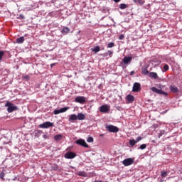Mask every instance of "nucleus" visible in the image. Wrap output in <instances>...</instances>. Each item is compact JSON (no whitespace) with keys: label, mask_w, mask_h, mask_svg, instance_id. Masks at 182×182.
Returning <instances> with one entry per match:
<instances>
[{"label":"nucleus","mask_w":182,"mask_h":182,"mask_svg":"<svg viewBox=\"0 0 182 182\" xmlns=\"http://www.w3.org/2000/svg\"><path fill=\"white\" fill-rule=\"evenodd\" d=\"M5 107H7L8 113H12V112H16V110H18V107L9 102L5 104Z\"/></svg>","instance_id":"1"},{"label":"nucleus","mask_w":182,"mask_h":182,"mask_svg":"<svg viewBox=\"0 0 182 182\" xmlns=\"http://www.w3.org/2000/svg\"><path fill=\"white\" fill-rule=\"evenodd\" d=\"M53 122H46L43 124H39L38 127H40V129H49V127H53Z\"/></svg>","instance_id":"2"},{"label":"nucleus","mask_w":182,"mask_h":182,"mask_svg":"<svg viewBox=\"0 0 182 182\" xmlns=\"http://www.w3.org/2000/svg\"><path fill=\"white\" fill-rule=\"evenodd\" d=\"M106 129L109 133H117L119 132V127L113 125H108Z\"/></svg>","instance_id":"3"},{"label":"nucleus","mask_w":182,"mask_h":182,"mask_svg":"<svg viewBox=\"0 0 182 182\" xmlns=\"http://www.w3.org/2000/svg\"><path fill=\"white\" fill-rule=\"evenodd\" d=\"M151 90H152V92H154V93H157V95H163L164 96H167V92L161 90H159L156 87H152L151 88Z\"/></svg>","instance_id":"4"},{"label":"nucleus","mask_w":182,"mask_h":182,"mask_svg":"<svg viewBox=\"0 0 182 182\" xmlns=\"http://www.w3.org/2000/svg\"><path fill=\"white\" fill-rule=\"evenodd\" d=\"M76 144L85 147V149H89V145L86 143V141L84 139H78L75 141Z\"/></svg>","instance_id":"5"},{"label":"nucleus","mask_w":182,"mask_h":182,"mask_svg":"<svg viewBox=\"0 0 182 182\" xmlns=\"http://www.w3.org/2000/svg\"><path fill=\"white\" fill-rule=\"evenodd\" d=\"M109 111H110V107L107 105H102L100 107V112H101V113H109Z\"/></svg>","instance_id":"6"},{"label":"nucleus","mask_w":182,"mask_h":182,"mask_svg":"<svg viewBox=\"0 0 182 182\" xmlns=\"http://www.w3.org/2000/svg\"><path fill=\"white\" fill-rule=\"evenodd\" d=\"M132 163H134V159L132 158L126 159L122 161V164H124L125 166H132Z\"/></svg>","instance_id":"7"},{"label":"nucleus","mask_w":182,"mask_h":182,"mask_svg":"<svg viewBox=\"0 0 182 182\" xmlns=\"http://www.w3.org/2000/svg\"><path fill=\"white\" fill-rule=\"evenodd\" d=\"M75 102H76V103L83 104L86 102V98L83 96H78L75 97Z\"/></svg>","instance_id":"8"},{"label":"nucleus","mask_w":182,"mask_h":182,"mask_svg":"<svg viewBox=\"0 0 182 182\" xmlns=\"http://www.w3.org/2000/svg\"><path fill=\"white\" fill-rule=\"evenodd\" d=\"M68 110H69V107H65L61 108L60 109L54 110L53 113H54V114H59L60 113H65V112H68Z\"/></svg>","instance_id":"9"},{"label":"nucleus","mask_w":182,"mask_h":182,"mask_svg":"<svg viewBox=\"0 0 182 182\" xmlns=\"http://www.w3.org/2000/svg\"><path fill=\"white\" fill-rule=\"evenodd\" d=\"M132 59V57H124L122 61V65H129Z\"/></svg>","instance_id":"10"},{"label":"nucleus","mask_w":182,"mask_h":182,"mask_svg":"<svg viewBox=\"0 0 182 182\" xmlns=\"http://www.w3.org/2000/svg\"><path fill=\"white\" fill-rule=\"evenodd\" d=\"M65 159H75V157H76V154H75V152H68L67 154H65Z\"/></svg>","instance_id":"11"},{"label":"nucleus","mask_w":182,"mask_h":182,"mask_svg":"<svg viewBox=\"0 0 182 182\" xmlns=\"http://www.w3.org/2000/svg\"><path fill=\"white\" fill-rule=\"evenodd\" d=\"M140 83L135 82L134 83L133 87H132V92H139L140 90Z\"/></svg>","instance_id":"12"},{"label":"nucleus","mask_w":182,"mask_h":182,"mask_svg":"<svg viewBox=\"0 0 182 182\" xmlns=\"http://www.w3.org/2000/svg\"><path fill=\"white\" fill-rule=\"evenodd\" d=\"M77 120H85L86 119V116L84 115L83 113H78L77 115Z\"/></svg>","instance_id":"13"},{"label":"nucleus","mask_w":182,"mask_h":182,"mask_svg":"<svg viewBox=\"0 0 182 182\" xmlns=\"http://www.w3.org/2000/svg\"><path fill=\"white\" fill-rule=\"evenodd\" d=\"M170 90L173 93H178V88L174 85H171Z\"/></svg>","instance_id":"14"},{"label":"nucleus","mask_w":182,"mask_h":182,"mask_svg":"<svg viewBox=\"0 0 182 182\" xmlns=\"http://www.w3.org/2000/svg\"><path fill=\"white\" fill-rule=\"evenodd\" d=\"M127 100H128V102H130V103L134 102V97L132 95H129L127 96Z\"/></svg>","instance_id":"15"},{"label":"nucleus","mask_w":182,"mask_h":182,"mask_svg":"<svg viewBox=\"0 0 182 182\" xmlns=\"http://www.w3.org/2000/svg\"><path fill=\"white\" fill-rule=\"evenodd\" d=\"M75 120H77V115L71 114L69 117V122H73Z\"/></svg>","instance_id":"16"},{"label":"nucleus","mask_w":182,"mask_h":182,"mask_svg":"<svg viewBox=\"0 0 182 182\" xmlns=\"http://www.w3.org/2000/svg\"><path fill=\"white\" fill-rule=\"evenodd\" d=\"M70 31V29H69V28L65 27V28L61 31V32H62L63 35H66L67 33H69Z\"/></svg>","instance_id":"17"},{"label":"nucleus","mask_w":182,"mask_h":182,"mask_svg":"<svg viewBox=\"0 0 182 182\" xmlns=\"http://www.w3.org/2000/svg\"><path fill=\"white\" fill-rule=\"evenodd\" d=\"M92 52H95V53H97V52H100V47L99 46H95L93 48H91Z\"/></svg>","instance_id":"18"},{"label":"nucleus","mask_w":182,"mask_h":182,"mask_svg":"<svg viewBox=\"0 0 182 182\" xmlns=\"http://www.w3.org/2000/svg\"><path fill=\"white\" fill-rule=\"evenodd\" d=\"M63 137V135L62 134H57L54 136V139L56 141H59V140H62Z\"/></svg>","instance_id":"19"},{"label":"nucleus","mask_w":182,"mask_h":182,"mask_svg":"<svg viewBox=\"0 0 182 182\" xmlns=\"http://www.w3.org/2000/svg\"><path fill=\"white\" fill-rule=\"evenodd\" d=\"M24 41L25 38H23V36H21L16 39V43H23Z\"/></svg>","instance_id":"20"},{"label":"nucleus","mask_w":182,"mask_h":182,"mask_svg":"<svg viewBox=\"0 0 182 182\" xmlns=\"http://www.w3.org/2000/svg\"><path fill=\"white\" fill-rule=\"evenodd\" d=\"M149 76H151V77H153V79H157L158 77L157 73L154 72H151L149 73Z\"/></svg>","instance_id":"21"},{"label":"nucleus","mask_w":182,"mask_h":182,"mask_svg":"<svg viewBox=\"0 0 182 182\" xmlns=\"http://www.w3.org/2000/svg\"><path fill=\"white\" fill-rule=\"evenodd\" d=\"M129 146H135L136 144H137V141L134 139H131L129 141Z\"/></svg>","instance_id":"22"},{"label":"nucleus","mask_w":182,"mask_h":182,"mask_svg":"<svg viewBox=\"0 0 182 182\" xmlns=\"http://www.w3.org/2000/svg\"><path fill=\"white\" fill-rule=\"evenodd\" d=\"M141 74L142 75H149V70H147V68H143L141 70Z\"/></svg>","instance_id":"23"},{"label":"nucleus","mask_w":182,"mask_h":182,"mask_svg":"<svg viewBox=\"0 0 182 182\" xmlns=\"http://www.w3.org/2000/svg\"><path fill=\"white\" fill-rule=\"evenodd\" d=\"M77 176H80L81 177H85L86 176V173H85V171H80L78 172Z\"/></svg>","instance_id":"24"},{"label":"nucleus","mask_w":182,"mask_h":182,"mask_svg":"<svg viewBox=\"0 0 182 182\" xmlns=\"http://www.w3.org/2000/svg\"><path fill=\"white\" fill-rule=\"evenodd\" d=\"M119 8L121 9H126V8H127V4H121L120 6H119Z\"/></svg>","instance_id":"25"},{"label":"nucleus","mask_w":182,"mask_h":182,"mask_svg":"<svg viewBox=\"0 0 182 182\" xmlns=\"http://www.w3.org/2000/svg\"><path fill=\"white\" fill-rule=\"evenodd\" d=\"M146 147H147V145L146 144H143L138 149H139L140 150H144V149H146Z\"/></svg>","instance_id":"26"},{"label":"nucleus","mask_w":182,"mask_h":182,"mask_svg":"<svg viewBox=\"0 0 182 182\" xmlns=\"http://www.w3.org/2000/svg\"><path fill=\"white\" fill-rule=\"evenodd\" d=\"M87 143H93V137L89 136V137L87 139Z\"/></svg>","instance_id":"27"},{"label":"nucleus","mask_w":182,"mask_h":182,"mask_svg":"<svg viewBox=\"0 0 182 182\" xmlns=\"http://www.w3.org/2000/svg\"><path fill=\"white\" fill-rule=\"evenodd\" d=\"M4 55H5V52L4 50L0 51V60H2V58H4Z\"/></svg>","instance_id":"28"},{"label":"nucleus","mask_w":182,"mask_h":182,"mask_svg":"<svg viewBox=\"0 0 182 182\" xmlns=\"http://www.w3.org/2000/svg\"><path fill=\"white\" fill-rule=\"evenodd\" d=\"M161 176V177H167V171H162Z\"/></svg>","instance_id":"29"},{"label":"nucleus","mask_w":182,"mask_h":182,"mask_svg":"<svg viewBox=\"0 0 182 182\" xmlns=\"http://www.w3.org/2000/svg\"><path fill=\"white\" fill-rule=\"evenodd\" d=\"M114 46V43L113 42H111L107 45V48H113Z\"/></svg>","instance_id":"30"},{"label":"nucleus","mask_w":182,"mask_h":182,"mask_svg":"<svg viewBox=\"0 0 182 182\" xmlns=\"http://www.w3.org/2000/svg\"><path fill=\"white\" fill-rule=\"evenodd\" d=\"M164 133H166V131H164V130L161 131V132H159V138L160 139V137H161V136H163V134H164Z\"/></svg>","instance_id":"31"},{"label":"nucleus","mask_w":182,"mask_h":182,"mask_svg":"<svg viewBox=\"0 0 182 182\" xmlns=\"http://www.w3.org/2000/svg\"><path fill=\"white\" fill-rule=\"evenodd\" d=\"M106 55L110 56V58H112V55H113V52L112 51H110V50H108L107 53H106Z\"/></svg>","instance_id":"32"},{"label":"nucleus","mask_w":182,"mask_h":182,"mask_svg":"<svg viewBox=\"0 0 182 182\" xmlns=\"http://www.w3.org/2000/svg\"><path fill=\"white\" fill-rule=\"evenodd\" d=\"M118 39L119 41H123V39H124V36L123 34L119 35V36L118 37Z\"/></svg>","instance_id":"33"},{"label":"nucleus","mask_w":182,"mask_h":182,"mask_svg":"<svg viewBox=\"0 0 182 182\" xmlns=\"http://www.w3.org/2000/svg\"><path fill=\"white\" fill-rule=\"evenodd\" d=\"M153 60L154 62H156V65H160V63H161V61H160V60L154 59Z\"/></svg>","instance_id":"34"},{"label":"nucleus","mask_w":182,"mask_h":182,"mask_svg":"<svg viewBox=\"0 0 182 182\" xmlns=\"http://www.w3.org/2000/svg\"><path fill=\"white\" fill-rule=\"evenodd\" d=\"M139 5H144V0H138Z\"/></svg>","instance_id":"35"},{"label":"nucleus","mask_w":182,"mask_h":182,"mask_svg":"<svg viewBox=\"0 0 182 182\" xmlns=\"http://www.w3.org/2000/svg\"><path fill=\"white\" fill-rule=\"evenodd\" d=\"M168 69H169L168 65L166 64V65L164 66V70L165 71H167V70H168Z\"/></svg>","instance_id":"36"},{"label":"nucleus","mask_w":182,"mask_h":182,"mask_svg":"<svg viewBox=\"0 0 182 182\" xmlns=\"http://www.w3.org/2000/svg\"><path fill=\"white\" fill-rule=\"evenodd\" d=\"M4 177H5V173L4 172H1L0 173V178H1V180H4Z\"/></svg>","instance_id":"37"},{"label":"nucleus","mask_w":182,"mask_h":182,"mask_svg":"<svg viewBox=\"0 0 182 182\" xmlns=\"http://www.w3.org/2000/svg\"><path fill=\"white\" fill-rule=\"evenodd\" d=\"M142 139L143 138L141 136H138L135 141H136V143H139V141H141Z\"/></svg>","instance_id":"38"},{"label":"nucleus","mask_w":182,"mask_h":182,"mask_svg":"<svg viewBox=\"0 0 182 182\" xmlns=\"http://www.w3.org/2000/svg\"><path fill=\"white\" fill-rule=\"evenodd\" d=\"M42 133H43V132H42V131H36V135L39 136L40 134H42Z\"/></svg>","instance_id":"39"},{"label":"nucleus","mask_w":182,"mask_h":182,"mask_svg":"<svg viewBox=\"0 0 182 182\" xmlns=\"http://www.w3.org/2000/svg\"><path fill=\"white\" fill-rule=\"evenodd\" d=\"M43 137L45 140H46V139H49V136L47 134H44Z\"/></svg>","instance_id":"40"},{"label":"nucleus","mask_w":182,"mask_h":182,"mask_svg":"<svg viewBox=\"0 0 182 182\" xmlns=\"http://www.w3.org/2000/svg\"><path fill=\"white\" fill-rule=\"evenodd\" d=\"M19 18H21V19H25V16H23V14H20Z\"/></svg>","instance_id":"41"},{"label":"nucleus","mask_w":182,"mask_h":182,"mask_svg":"<svg viewBox=\"0 0 182 182\" xmlns=\"http://www.w3.org/2000/svg\"><path fill=\"white\" fill-rule=\"evenodd\" d=\"M134 4H138L139 3V0H132Z\"/></svg>","instance_id":"42"},{"label":"nucleus","mask_w":182,"mask_h":182,"mask_svg":"<svg viewBox=\"0 0 182 182\" xmlns=\"http://www.w3.org/2000/svg\"><path fill=\"white\" fill-rule=\"evenodd\" d=\"M114 1V2H115L116 4H117V2H120V0H112Z\"/></svg>","instance_id":"43"},{"label":"nucleus","mask_w":182,"mask_h":182,"mask_svg":"<svg viewBox=\"0 0 182 182\" xmlns=\"http://www.w3.org/2000/svg\"><path fill=\"white\" fill-rule=\"evenodd\" d=\"M130 75H131V76H133V75H134V71H132V72L130 73Z\"/></svg>","instance_id":"44"},{"label":"nucleus","mask_w":182,"mask_h":182,"mask_svg":"<svg viewBox=\"0 0 182 182\" xmlns=\"http://www.w3.org/2000/svg\"><path fill=\"white\" fill-rule=\"evenodd\" d=\"M24 79H26L28 80L29 79V76H28V75L25 76Z\"/></svg>","instance_id":"45"},{"label":"nucleus","mask_w":182,"mask_h":182,"mask_svg":"<svg viewBox=\"0 0 182 182\" xmlns=\"http://www.w3.org/2000/svg\"><path fill=\"white\" fill-rule=\"evenodd\" d=\"M51 68L55 66V63L50 65Z\"/></svg>","instance_id":"46"},{"label":"nucleus","mask_w":182,"mask_h":182,"mask_svg":"<svg viewBox=\"0 0 182 182\" xmlns=\"http://www.w3.org/2000/svg\"><path fill=\"white\" fill-rule=\"evenodd\" d=\"M160 182H163V179H160V181H159Z\"/></svg>","instance_id":"47"},{"label":"nucleus","mask_w":182,"mask_h":182,"mask_svg":"<svg viewBox=\"0 0 182 182\" xmlns=\"http://www.w3.org/2000/svg\"><path fill=\"white\" fill-rule=\"evenodd\" d=\"M71 168H75V167H73V166H71Z\"/></svg>","instance_id":"48"}]
</instances>
